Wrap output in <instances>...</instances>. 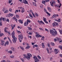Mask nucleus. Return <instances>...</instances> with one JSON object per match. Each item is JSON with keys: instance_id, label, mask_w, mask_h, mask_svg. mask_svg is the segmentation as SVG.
<instances>
[{"instance_id": "nucleus-27", "label": "nucleus", "mask_w": 62, "mask_h": 62, "mask_svg": "<svg viewBox=\"0 0 62 62\" xmlns=\"http://www.w3.org/2000/svg\"><path fill=\"white\" fill-rule=\"evenodd\" d=\"M6 10V7H4L3 8V9H2V10H3V11H5V10Z\"/></svg>"}, {"instance_id": "nucleus-51", "label": "nucleus", "mask_w": 62, "mask_h": 62, "mask_svg": "<svg viewBox=\"0 0 62 62\" xmlns=\"http://www.w3.org/2000/svg\"><path fill=\"white\" fill-rule=\"evenodd\" d=\"M9 11L10 12H12V9L11 8H10L9 9Z\"/></svg>"}, {"instance_id": "nucleus-28", "label": "nucleus", "mask_w": 62, "mask_h": 62, "mask_svg": "<svg viewBox=\"0 0 62 62\" xmlns=\"http://www.w3.org/2000/svg\"><path fill=\"white\" fill-rule=\"evenodd\" d=\"M56 17V15L55 14L54 15L52 16L53 18H55Z\"/></svg>"}, {"instance_id": "nucleus-15", "label": "nucleus", "mask_w": 62, "mask_h": 62, "mask_svg": "<svg viewBox=\"0 0 62 62\" xmlns=\"http://www.w3.org/2000/svg\"><path fill=\"white\" fill-rule=\"evenodd\" d=\"M28 24V23H27V21L25 22L24 24V26H27Z\"/></svg>"}, {"instance_id": "nucleus-17", "label": "nucleus", "mask_w": 62, "mask_h": 62, "mask_svg": "<svg viewBox=\"0 0 62 62\" xmlns=\"http://www.w3.org/2000/svg\"><path fill=\"white\" fill-rule=\"evenodd\" d=\"M36 37H38V38H39V37H42V36L40 35L39 34H37L36 35Z\"/></svg>"}, {"instance_id": "nucleus-53", "label": "nucleus", "mask_w": 62, "mask_h": 62, "mask_svg": "<svg viewBox=\"0 0 62 62\" xmlns=\"http://www.w3.org/2000/svg\"><path fill=\"white\" fill-rule=\"evenodd\" d=\"M17 12H18V10H16L15 12V13H16H16H17Z\"/></svg>"}, {"instance_id": "nucleus-45", "label": "nucleus", "mask_w": 62, "mask_h": 62, "mask_svg": "<svg viewBox=\"0 0 62 62\" xmlns=\"http://www.w3.org/2000/svg\"><path fill=\"white\" fill-rule=\"evenodd\" d=\"M9 15L10 16H14V15L13 14H11V13L9 14Z\"/></svg>"}, {"instance_id": "nucleus-38", "label": "nucleus", "mask_w": 62, "mask_h": 62, "mask_svg": "<svg viewBox=\"0 0 62 62\" xmlns=\"http://www.w3.org/2000/svg\"><path fill=\"white\" fill-rule=\"evenodd\" d=\"M43 20H44V22H45L46 21H47V20H46V19L45 18H44V17H43Z\"/></svg>"}, {"instance_id": "nucleus-44", "label": "nucleus", "mask_w": 62, "mask_h": 62, "mask_svg": "<svg viewBox=\"0 0 62 62\" xmlns=\"http://www.w3.org/2000/svg\"><path fill=\"white\" fill-rule=\"evenodd\" d=\"M16 18H18V19L19 18V16L18 15H16Z\"/></svg>"}, {"instance_id": "nucleus-10", "label": "nucleus", "mask_w": 62, "mask_h": 62, "mask_svg": "<svg viewBox=\"0 0 62 62\" xmlns=\"http://www.w3.org/2000/svg\"><path fill=\"white\" fill-rule=\"evenodd\" d=\"M18 37L19 39H23V35H19Z\"/></svg>"}, {"instance_id": "nucleus-3", "label": "nucleus", "mask_w": 62, "mask_h": 62, "mask_svg": "<svg viewBox=\"0 0 62 62\" xmlns=\"http://www.w3.org/2000/svg\"><path fill=\"white\" fill-rule=\"evenodd\" d=\"M52 25L54 27L58 25V24L57 22H54V23H53Z\"/></svg>"}, {"instance_id": "nucleus-54", "label": "nucleus", "mask_w": 62, "mask_h": 62, "mask_svg": "<svg viewBox=\"0 0 62 62\" xmlns=\"http://www.w3.org/2000/svg\"><path fill=\"white\" fill-rule=\"evenodd\" d=\"M39 29L40 30H42V31H44V29H42L41 28H39Z\"/></svg>"}, {"instance_id": "nucleus-40", "label": "nucleus", "mask_w": 62, "mask_h": 62, "mask_svg": "<svg viewBox=\"0 0 62 62\" xmlns=\"http://www.w3.org/2000/svg\"><path fill=\"white\" fill-rule=\"evenodd\" d=\"M20 48L22 50H23V51H24V48H23V47H22L21 46H20Z\"/></svg>"}, {"instance_id": "nucleus-6", "label": "nucleus", "mask_w": 62, "mask_h": 62, "mask_svg": "<svg viewBox=\"0 0 62 62\" xmlns=\"http://www.w3.org/2000/svg\"><path fill=\"white\" fill-rule=\"evenodd\" d=\"M23 2L24 4H27L28 5H29V4L28 3V1L26 0H23Z\"/></svg>"}, {"instance_id": "nucleus-46", "label": "nucleus", "mask_w": 62, "mask_h": 62, "mask_svg": "<svg viewBox=\"0 0 62 62\" xmlns=\"http://www.w3.org/2000/svg\"><path fill=\"white\" fill-rule=\"evenodd\" d=\"M59 47L61 49V50H62V46H59Z\"/></svg>"}, {"instance_id": "nucleus-32", "label": "nucleus", "mask_w": 62, "mask_h": 62, "mask_svg": "<svg viewBox=\"0 0 62 62\" xmlns=\"http://www.w3.org/2000/svg\"><path fill=\"white\" fill-rule=\"evenodd\" d=\"M30 48V46H27L26 47V49H29V48Z\"/></svg>"}, {"instance_id": "nucleus-29", "label": "nucleus", "mask_w": 62, "mask_h": 62, "mask_svg": "<svg viewBox=\"0 0 62 62\" xmlns=\"http://www.w3.org/2000/svg\"><path fill=\"white\" fill-rule=\"evenodd\" d=\"M34 60H35V61H36V62H38V61H39V60L38 59V58L36 59H35Z\"/></svg>"}, {"instance_id": "nucleus-49", "label": "nucleus", "mask_w": 62, "mask_h": 62, "mask_svg": "<svg viewBox=\"0 0 62 62\" xmlns=\"http://www.w3.org/2000/svg\"><path fill=\"white\" fill-rule=\"evenodd\" d=\"M35 15L36 16H37L38 17L39 16V15H38V14H37L36 13H35Z\"/></svg>"}, {"instance_id": "nucleus-25", "label": "nucleus", "mask_w": 62, "mask_h": 62, "mask_svg": "<svg viewBox=\"0 0 62 62\" xmlns=\"http://www.w3.org/2000/svg\"><path fill=\"white\" fill-rule=\"evenodd\" d=\"M29 15L30 16V17H31V18H33V17L32 15H31V13H29Z\"/></svg>"}, {"instance_id": "nucleus-52", "label": "nucleus", "mask_w": 62, "mask_h": 62, "mask_svg": "<svg viewBox=\"0 0 62 62\" xmlns=\"http://www.w3.org/2000/svg\"><path fill=\"white\" fill-rule=\"evenodd\" d=\"M57 22H61V20H60V19H59L58 20H57Z\"/></svg>"}, {"instance_id": "nucleus-16", "label": "nucleus", "mask_w": 62, "mask_h": 62, "mask_svg": "<svg viewBox=\"0 0 62 62\" xmlns=\"http://www.w3.org/2000/svg\"><path fill=\"white\" fill-rule=\"evenodd\" d=\"M47 9L50 12H51L52 11V9L51 8L49 7H48L47 8Z\"/></svg>"}, {"instance_id": "nucleus-58", "label": "nucleus", "mask_w": 62, "mask_h": 62, "mask_svg": "<svg viewBox=\"0 0 62 62\" xmlns=\"http://www.w3.org/2000/svg\"><path fill=\"white\" fill-rule=\"evenodd\" d=\"M51 45L52 46H54V44L53 42H51Z\"/></svg>"}, {"instance_id": "nucleus-24", "label": "nucleus", "mask_w": 62, "mask_h": 62, "mask_svg": "<svg viewBox=\"0 0 62 62\" xmlns=\"http://www.w3.org/2000/svg\"><path fill=\"white\" fill-rule=\"evenodd\" d=\"M58 30H59V32L60 33V34H62V30H61L59 29Z\"/></svg>"}, {"instance_id": "nucleus-12", "label": "nucleus", "mask_w": 62, "mask_h": 62, "mask_svg": "<svg viewBox=\"0 0 62 62\" xmlns=\"http://www.w3.org/2000/svg\"><path fill=\"white\" fill-rule=\"evenodd\" d=\"M45 3H46V0H43L42 2V4H44L45 5H46Z\"/></svg>"}, {"instance_id": "nucleus-11", "label": "nucleus", "mask_w": 62, "mask_h": 62, "mask_svg": "<svg viewBox=\"0 0 62 62\" xmlns=\"http://www.w3.org/2000/svg\"><path fill=\"white\" fill-rule=\"evenodd\" d=\"M50 3L51 6H53V7H54V6L53 5H54V1H53L50 2Z\"/></svg>"}, {"instance_id": "nucleus-31", "label": "nucleus", "mask_w": 62, "mask_h": 62, "mask_svg": "<svg viewBox=\"0 0 62 62\" xmlns=\"http://www.w3.org/2000/svg\"><path fill=\"white\" fill-rule=\"evenodd\" d=\"M8 10H6L4 12V13H8Z\"/></svg>"}, {"instance_id": "nucleus-26", "label": "nucleus", "mask_w": 62, "mask_h": 62, "mask_svg": "<svg viewBox=\"0 0 62 62\" xmlns=\"http://www.w3.org/2000/svg\"><path fill=\"white\" fill-rule=\"evenodd\" d=\"M11 49L12 51H14V48L13 47H12L11 48Z\"/></svg>"}, {"instance_id": "nucleus-5", "label": "nucleus", "mask_w": 62, "mask_h": 62, "mask_svg": "<svg viewBox=\"0 0 62 62\" xmlns=\"http://www.w3.org/2000/svg\"><path fill=\"white\" fill-rule=\"evenodd\" d=\"M27 56L29 59L30 60V57H31V56H32V54L30 53H28L27 54Z\"/></svg>"}, {"instance_id": "nucleus-48", "label": "nucleus", "mask_w": 62, "mask_h": 62, "mask_svg": "<svg viewBox=\"0 0 62 62\" xmlns=\"http://www.w3.org/2000/svg\"><path fill=\"white\" fill-rule=\"evenodd\" d=\"M4 34L2 33H0V37H2V36H4Z\"/></svg>"}, {"instance_id": "nucleus-23", "label": "nucleus", "mask_w": 62, "mask_h": 62, "mask_svg": "<svg viewBox=\"0 0 62 62\" xmlns=\"http://www.w3.org/2000/svg\"><path fill=\"white\" fill-rule=\"evenodd\" d=\"M42 45L43 48H45V46H44V44L43 43H42Z\"/></svg>"}, {"instance_id": "nucleus-43", "label": "nucleus", "mask_w": 62, "mask_h": 62, "mask_svg": "<svg viewBox=\"0 0 62 62\" xmlns=\"http://www.w3.org/2000/svg\"><path fill=\"white\" fill-rule=\"evenodd\" d=\"M15 27V25H14L13 26H12V29H14V27Z\"/></svg>"}, {"instance_id": "nucleus-14", "label": "nucleus", "mask_w": 62, "mask_h": 62, "mask_svg": "<svg viewBox=\"0 0 62 62\" xmlns=\"http://www.w3.org/2000/svg\"><path fill=\"white\" fill-rule=\"evenodd\" d=\"M38 23H40H40H42L43 24H44V22H43V21H42L41 20L40 21H40H39V20L38 21Z\"/></svg>"}, {"instance_id": "nucleus-7", "label": "nucleus", "mask_w": 62, "mask_h": 62, "mask_svg": "<svg viewBox=\"0 0 62 62\" xmlns=\"http://www.w3.org/2000/svg\"><path fill=\"white\" fill-rule=\"evenodd\" d=\"M23 55L24 56V57H23V58H26L28 60H29L28 56H27L26 55L24 54H23Z\"/></svg>"}, {"instance_id": "nucleus-21", "label": "nucleus", "mask_w": 62, "mask_h": 62, "mask_svg": "<svg viewBox=\"0 0 62 62\" xmlns=\"http://www.w3.org/2000/svg\"><path fill=\"white\" fill-rule=\"evenodd\" d=\"M18 21L19 22V23H22V24H23V21H22V20L20 19Z\"/></svg>"}, {"instance_id": "nucleus-47", "label": "nucleus", "mask_w": 62, "mask_h": 62, "mask_svg": "<svg viewBox=\"0 0 62 62\" xmlns=\"http://www.w3.org/2000/svg\"><path fill=\"white\" fill-rule=\"evenodd\" d=\"M37 57L39 59H41V57L39 56V55H38L37 56Z\"/></svg>"}, {"instance_id": "nucleus-62", "label": "nucleus", "mask_w": 62, "mask_h": 62, "mask_svg": "<svg viewBox=\"0 0 62 62\" xmlns=\"http://www.w3.org/2000/svg\"><path fill=\"white\" fill-rule=\"evenodd\" d=\"M34 47H38V45L36 44L35 45H34Z\"/></svg>"}, {"instance_id": "nucleus-57", "label": "nucleus", "mask_w": 62, "mask_h": 62, "mask_svg": "<svg viewBox=\"0 0 62 62\" xmlns=\"http://www.w3.org/2000/svg\"><path fill=\"white\" fill-rule=\"evenodd\" d=\"M17 28H20V29H22V27L20 26H18L17 27Z\"/></svg>"}, {"instance_id": "nucleus-35", "label": "nucleus", "mask_w": 62, "mask_h": 62, "mask_svg": "<svg viewBox=\"0 0 62 62\" xmlns=\"http://www.w3.org/2000/svg\"><path fill=\"white\" fill-rule=\"evenodd\" d=\"M57 41H59L61 40V39L60 38H57Z\"/></svg>"}, {"instance_id": "nucleus-19", "label": "nucleus", "mask_w": 62, "mask_h": 62, "mask_svg": "<svg viewBox=\"0 0 62 62\" xmlns=\"http://www.w3.org/2000/svg\"><path fill=\"white\" fill-rule=\"evenodd\" d=\"M7 27H6L4 29V31L5 32H6L7 33H8V31H6V29H7Z\"/></svg>"}, {"instance_id": "nucleus-22", "label": "nucleus", "mask_w": 62, "mask_h": 62, "mask_svg": "<svg viewBox=\"0 0 62 62\" xmlns=\"http://www.w3.org/2000/svg\"><path fill=\"white\" fill-rule=\"evenodd\" d=\"M8 53L10 54H12V51L11 50L8 51Z\"/></svg>"}, {"instance_id": "nucleus-1", "label": "nucleus", "mask_w": 62, "mask_h": 62, "mask_svg": "<svg viewBox=\"0 0 62 62\" xmlns=\"http://www.w3.org/2000/svg\"><path fill=\"white\" fill-rule=\"evenodd\" d=\"M15 32L14 31H13L12 33V37L13 39H12L14 43H16V41H17V38L15 37Z\"/></svg>"}, {"instance_id": "nucleus-34", "label": "nucleus", "mask_w": 62, "mask_h": 62, "mask_svg": "<svg viewBox=\"0 0 62 62\" xmlns=\"http://www.w3.org/2000/svg\"><path fill=\"white\" fill-rule=\"evenodd\" d=\"M32 3L34 6H36V7H37V4H36V3L33 2H32Z\"/></svg>"}, {"instance_id": "nucleus-63", "label": "nucleus", "mask_w": 62, "mask_h": 62, "mask_svg": "<svg viewBox=\"0 0 62 62\" xmlns=\"http://www.w3.org/2000/svg\"><path fill=\"white\" fill-rule=\"evenodd\" d=\"M21 60L22 61V62H24V60H23V58H21Z\"/></svg>"}, {"instance_id": "nucleus-55", "label": "nucleus", "mask_w": 62, "mask_h": 62, "mask_svg": "<svg viewBox=\"0 0 62 62\" xmlns=\"http://www.w3.org/2000/svg\"><path fill=\"white\" fill-rule=\"evenodd\" d=\"M44 11L45 12H46V13H47V10H46V9H44Z\"/></svg>"}, {"instance_id": "nucleus-64", "label": "nucleus", "mask_w": 62, "mask_h": 62, "mask_svg": "<svg viewBox=\"0 0 62 62\" xmlns=\"http://www.w3.org/2000/svg\"><path fill=\"white\" fill-rule=\"evenodd\" d=\"M1 62H6V61L5 60H3L1 61Z\"/></svg>"}, {"instance_id": "nucleus-4", "label": "nucleus", "mask_w": 62, "mask_h": 62, "mask_svg": "<svg viewBox=\"0 0 62 62\" xmlns=\"http://www.w3.org/2000/svg\"><path fill=\"white\" fill-rule=\"evenodd\" d=\"M59 51L58 49H54V52L56 54H57L58 53V52H59Z\"/></svg>"}, {"instance_id": "nucleus-18", "label": "nucleus", "mask_w": 62, "mask_h": 62, "mask_svg": "<svg viewBox=\"0 0 62 62\" xmlns=\"http://www.w3.org/2000/svg\"><path fill=\"white\" fill-rule=\"evenodd\" d=\"M6 44L7 45H8L9 43H8V41H6V42L5 43V44H4L5 46H6Z\"/></svg>"}, {"instance_id": "nucleus-50", "label": "nucleus", "mask_w": 62, "mask_h": 62, "mask_svg": "<svg viewBox=\"0 0 62 62\" xmlns=\"http://www.w3.org/2000/svg\"><path fill=\"white\" fill-rule=\"evenodd\" d=\"M41 39L43 40H44V37L43 36L42 37V38Z\"/></svg>"}, {"instance_id": "nucleus-56", "label": "nucleus", "mask_w": 62, "mask_h": 62, "mask_svg": "<svg viewBox=\"0 0 62 62\" xmlns=\"http://www.w3.org/2000/svg\"><path fill=\"white\" fill-rule=\"evenodd\" d=\"M6 21L8 22H9V19H7L6 20Z\"/></svg>"}, {"instance_id": "nucleus-9", "label": "nucleus", "mask_w": 62, "mask_h": 62, "mask_svg": "<svg viewBox=\"0 0 62 62\" xmlns=\"http://www.w3.org/2000/svg\"><path fill=\"white\" fill-rule=\"evenodd\" d=\"M30 12H31V13H32V14L34 17V18H35L36 16H35V14H34L33 12V11H32V10H30Z\"/></svg>"}, {"instance_id": "nucleus-36", "label": "nucleus", "mask_w": 62, "mask_h": 62, "mask_svg": "<svg viewBox=\"0 0 62 62\" xmlns=\"http://www.w3.org/2000/svg\"><path fill=\"white\" fill-rule=\"evenodd\" d=\"M27 22L28 23H31V21L30 20H29L28 19H27Z\"/></svg>"}, {"instance_id": "nucleus-61", "label": "nucleus", "mask_w": 62, "mask_h": 62, "mask_svg": "<svg viewBox=\"0 0 62 62\" xmlns=\"http://www.w3.org/2000/svg\"><path fill=\"white\" fill-rule=\"evenodd\" d=\"M7 17H10V15L9 14H8L7 16Z\"/></svg>"}, {"instance_id": "nucleus-33", "label": "nucleus", "mask_w": 62, "mask_h": 62, "mask_svg": "<svg viewBox=\"0 0 62 62\" xmlns=\"http://www.w3.org/2000/svg\"><path fill=\"white\" fill-rule=\"evenodd\" d=\"M15 57V56H14L13 55H12L10 56V57L11 58H14Z\"/></svg>"}, {"instance_id": "nucleus-60", "label": "nucleus", "mask_w": 62, "mask_h": 62, "mask_svg": "<svg viewBox=\"0 0 62 62\" xmlns=\"http://www.w3.org/2000/svg\"><path fill=\"white\" fill-rule=\"evenodd\" d=\"M45 30L46 31H47L48 32H49V30H48L47 29H45Z\"/></svg>"}, {"instance_id": "nucleus-41", "label": "nucleus", "mask_w": 62, "mask_h": 62, "mask_svg": "<svg viewBox=\"0 0 62 62\" xmlns=\"http://www.w3.org/2000/svg\"><path fill=\"white\" fill-rule=\"evenodd\" d=\"M20 48L22 50H23V51H24V48H23V47H22L21 46H20Z\"/></svg>"}, {"instance_id": "nucleus-20", "label": "nucleus", "mask_w": 62, "mask_h": 62, "mask_svg": "<svg viewBox=\"0 0 62 62\" xmlns=\"http://www.w3.org/2000/svg\"><path fill=\"white\" fill-rule=\"evenodd\" d=\"M24 8H23L22 9L21 12L22 13H23L24 12Z\"/></svg>"}, {"instance_id": "nucleus-37", "label": "nucleus", "mask_w": 62, "mask_h": 62, "mask_svg": "<svg viewBox=\"0 0 62 62\" xmlns=\"http://www.w3.org/2000/svg\"><path fill=\"white\" fill-rule=\"evenodd\" d=\"M28 29L29 30H32V29L31 28H30V27H28Z\"/></svg>"}, {"instance_id": "nucleus-13", "label": "nucleus", "mask_w": 62, "mask_h": 62, "mask_svg": "<svg viewBox=\"0 0 62 62\" xmlns=\"http://www.w3.org/2000/svg\"><path fill=\"white\" fill-rule=\"evenodd\" d=\"M13 20H15V21L16 22V23H17V21H18V20L16 18L15 16L13 18Z\"/></svg>"}, {"instance_id": "nucleus-59", "label": "nucleus", "mask_w": 62, "mask_h": 62, "mask_svg": "<svg viewBox=\"0 0 62 62\" xmlns=\"http://www.w3.org/2000/svg\"><path fill=\"white\" fill-rule=\"evenodd\" d=\"M46 14H48L49 16H51V14H50L48 12H47Z\"/></svg>"}, {"instance_id": "nucleus-2", "label": "nucleus", "mask_w": 62, "mask_h": 62, "mask_svg": "<svg viewBox=\"0 0 62 62\" xmlns=\"http://www.w3.org/2000/svg\"><path fill=\"white\" fill-rule=\"evenodd\" d=\"M50 34H52V36H55L56 35H57V32L56 31H54L53 30H50Z\"/></svg>"}, {"instance_id": "nucleus-39", "label": "nucleus", "mask_w": 62, "mask_h": 62, "mask_svg": "<svg viewBox=\"0 0 62 62\" xmlns=\"http://www.w3.org/2000/svg\"><path fill=\"white\" fill-rule=\"evenodd\" d=\"M12 2V0H9L8 3L9 4H10Z\"/></svg>"}, {"instance_id": "nucleus-42", "label": "nucleus", "mask_w": 62, "mask_h": 62, "mask_svg": "<svg viewBox=\"0 0 62 62\" xmlns=\"http://www.w3.org/2000/svg\"><path fill=\"white\" fill-rule=\"evenodd\" d=\"M33 59H37V56H34V57H33Z\"/></svg>"}, {"instance_id": "nucleus-8", "label": "nucleus", "mask_w": 62, "mask_h": 62, "mask_svg": "<svg viewBox=\"0 0 62 62\" xmlns=\"http://www.w3.org/2000/svg\"><path fill=\"white\" fill-rule=\"evenodd\" d=\"M1 43L0 44L1 45H2V46H3V45H4V44L5 43V41L2 40H1Z\"/></svg>"}, {"instance_id": "nucleus-30", "label": "nucleus", "mask_w": 62, "mask_h": 62, "mask_svg": "<svg viewBox=\"0 0 62 62\" xmlns=\"http://www.w3.org/2000/svg\"><path fill=\"white\" fill-rule=\"evenodd\" d=\"M46 50L47 52V54H49V53H50V52H49V49H48V48H47Z\"/></svg>"}]
</instances>
